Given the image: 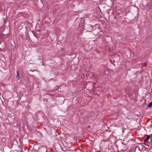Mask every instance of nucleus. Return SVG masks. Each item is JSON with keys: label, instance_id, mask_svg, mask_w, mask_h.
<instances>
[{"label": "nucleus", "instance_id": "1", "mask_svg": "<svg viewBox=\"0 0 152 152\" xmlns=\"http://www.w3.org/2000/svg\"><path fill=\"white\" fill-rule=\"evenodd\" d=\"M150 138V137L149 135H148L146 138L144 140V142L142 143L143 144H145V142L149 140V139Z\"/></svg>", "mask_w": 152, "mask_h": 152}, {"label": "nucleus", "instance_id": "2", "mask_svg": "<svg viewBox=\"0 0 152 152\" xmlns=\"http://www.w3.org/2000/svg\"><path fill=\"white\" fill-rule=\"evenodd\" d=\"M37 31H36V32H35L34 31L33 32V33L34 34V36L37 38L38 39V34L37 33Z\"/></svg>", "mask_w": 152, "mask_h": 152}, {"label": "nucleus", "instance_id": "3", "mask_svg": "<svg viewBox=\"0 0 152 152\" xmlns=\"http://www.w3.org/2000/svg\"><path fill=\"white\" fill-rule=\"evenodd\" d=\"M16 78L18 80L19 79V73L18 71H17V75L16 76Z\"/></svg>", "mask_w": 152, "mask_h": 152}, {"label": "nucleus", "instance_id": "4", "mask_svg": "<svg viewBox=\"0 0 152 152\" xmlns=\"http://www.w3.org/2000/svg\"><path fill=\"white\" fill-rule=\"evenodd\" d=\"M148 107L149 108L152 107V101L149 104Z\"/></svg>", "mask_w": 152, "mask_h": 152}, {"label": "nucleus", "instance_id": "5", "mask_svg": "<svg viewBox=\"0 0 152 152\" xmlns=\"http://www.w3.org/2000/svg\"><path fill=\"white\" fill-rule=\"evenodd\" d=\"M37 146V145H35L34 146V147H36Z\"/></svg>", "mask_w": 152, "mask_h": 152}, {"label": "nucleus", "instance_id": "6", "mask_svg": "<svg viewBox=\"0 0 152 152\" xmlns=\"http://www.w3.org/2000/svg\"><path fill=\"white\" fill-rule=\"evenodd\" d=\"M20 152H22V151H21Z\"/></svg>", "mask_w": 152, "mask_h": 152}]
</instances>
